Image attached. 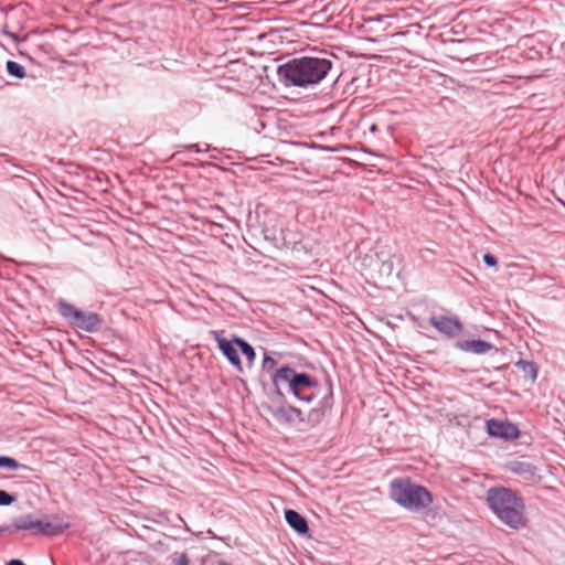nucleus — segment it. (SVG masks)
I'll use <instances>...</instances> for the list:
<instances>
[{
    "mask_svg": "<svg viewBox=\"0 0 565 565\" xmlns=\"http://www.w3.org/2000/svg\"><path fill=\"white\" fill-rule=\"evenodd\" d=\"M333 62L327 54L294 57L277 67L285 86L307 88L321 83L330 73Z\"/></svg>",
    "mask_w": 565,
    "mask_h": 565,
    "instance_id": "nucleus-1",
    "label": "nucleus"
},
{
    "mask_svg": "<svg viewBox=\"0 0 565 565\" xmlns=\"http://www.w3.org/2000/svg\"><path fill=\"white\" fill-rule=\"evenodd\" d=\"M271 383L275 388L271 394V401L277 402L279 405L284 404L285 401V395L280 390L282 385H286L288 391L298 401L307 404L312 403L322 391L316 377L305 372H297L289 365H282L275 370L271 374Z\"/></svg>",
    "mask_w": 565,
    "mask_h": 565,
    "instance_id": "nucleus-2",
    "label": "nucleus"
},
{
    "mask_svg": "<svg viewBox=\"0 0 565 565\" xmlns=\"http://www.w3.org/2000/svg\"><path fill=\"white\" fill-rule=\"evenodd\" d=\"M486 501L492 513L512 530L526 526L524 500L512 489L492 487L487 491Z\"/></svg>",
    "mask_w": 565,
    "mask_h": 565,
    "instance_id": "nucleus-3",
    "label": "nucleus"
},
{
    "mask_svg": "<svg viewBox=\"0 0 565 565\" xmlns=\"http://www.w3.org/2000/svg\"><path fill=\"white\" fill-rule=\"evenodd\" d=\"M391 498L406 510L418 512L433 502L430 492L409 479H396L391 482Z\"/></svg>",
    "mask_w": 565,
    "mask_h": 565,
    "instance_id": "nucleus-4",
    "label": "nucleus"
},
{
    "mask_svg": "<svg viewBox=\"0 0 565 565\" xmlns=\"http://www.w3.org/2000/svg\"><path fill=\"white\" fill-rule=\"evenodd\" d=\"M12 527L15 531H30L36 535L58 536L71 527L68 516L64 514H53L49 520H35L31 513L17 516L12 521Z\"/></svg>",
    "mask_w": 565,
    "mask_h": 565,
    "instance_id": "nucleus-5",
    "label": "nucleus"
},
{
    "mask_svg": "<svg viewBox=\"0 0 565 565\" xmlns=\"http://www.w3.org/2000/svg\"><path fill=\"white\" fill-rule=\"evenodd\" d=\"M56 307L61 317L73 328L88 333L99 332L103 328V319L96 312L84 311L64 299H60Z\"/></svg>",
    "mask_w": 565,
    "mask_h": 565,
    "instance_id": "nucleus-6",
    "label": "nucleus"
},
{
    "mask_svg": "<svg viewBox=\"0 0 565 565\" xmlns=\"http://www.w3.org/2000/svg\"><path fill=\"white\" fill-rule=\"evenodd\" d=\"M323 391L324 394L320 398L318 406L311 408L306 415V425L310 428L319 426L323 422L326 414L333 407V387L330 380L327 381Z\"/></svg>",
    "mask_w": 565,
    "mask_h": 565,
    "instance_id": "nucleus-7",
    "label": "nucleus"
},
{
    "mask_svg": "<svg viewBox=\"0 0 565 565\" xmlns=\"http://www.w3.org/2000/svg\"><path fill=\"white\" fill-rule=\"evenodd\" d=\"M224 331L210 330V335L216 341L217 348L227 362L238 372H243V364L233 339L227 340L222 335Z\"/></svg>",
    "mask_w": 565,
    "mask_h": 565,
    "instance_id": "nucleus-8",
    "label": "nucleus"
},
{
    "mask_svg": "<svg viewBox=\"0 0 565 565\" xmlns=\"http://www.w3.org/2000/svg\"><path fill=\"white\" fill-rule=\"evenodd\" d=\"M428 321L439 333L449 339L461 334L463 331V326L457 316L433 315Z\"/></svg>",
    "mask_w": 565,
    "mask_h": 565,
    "instance_id": "nucleus-9",
    "label": "nucleus"
},
{
    "mask_svg": "<svg viewBox=\"0 0 565 565\" xmlns=\"http://www.w3.org/2000/svg\"><path fill=\"white\" fill-rule=\"evenodd\" d=\"M487 433L491 437L504 440H515L520 436V429L515 424L494 418L487 420Z\"/></svg>",
    "mask_w": 565,
    "mask_h": 565,
    "instance_id": "nucleus-10",
    "label": "nucleus"
},
{
    "mask_svg": "<svg viewBox=\"0 0 565 565\" xmlns=\"http://www.w3.org/2000/svg\"><path fill=\"white\" fill-rule=\"evenodd\" d=\"M305 146H309L311 148H317L322 151H330V152H339L342 156L341 159H348L350 161H356L360 157V152L363 151V149H359L358 147H352L347 143H339L338 146L330 147L326 143H303Z\"/></svg>",
    "mask_w": 565,
    "mask_h": 565,
    "instance_id": "nucleus-11",
    "label": "nucleus"
},
{
    "mask_svg": "<svg viewBox=\"0 0 565 565\" xmlns=\"http://www.w3.org/2000/svg\"><path fill=\"white\" fill-rule=\"evenodd\" d=\"M455 347L462 352L473 354H486L493 349V345L490 342L481 339L458 340L455 343Z\"/></svg>",
    "mask_w": 565,
    "mask_h": 565,
    "instance_id": "nucleus-12",
    "label": "nucleus"
},
{
    "mask_svg": "<svg viewBox=\"0 0 565 565\" xmlns=\"http://www.w3.org/2000/svg\"><path fill=\"white\" fill-rule=\"evenodd\" d=\"M287 524L298 534L306 535L309 532L308 522L299 512L288 509L285 511Z\"/></svg>",
    "mask_w": 565,
    "mask_h": 565,
    "instance_id": "nucleus-13",
    "label": "nucleus"
},
{
    "mask_svg": "<svg viewBox=\"0 0 565 565\" xmlns=\"http://www.w3.org/2000/svg\"><path fill=\"white\" fill-rule=\"evenodd\" d=\"M267 411L271 414V416L282 425H292L294 416L291 414V406H286L284 404L277 406H267Z\"/></svg>",
    "mask_w": 565,
    "mask_h": 565,
    "instance_id": "nucleus-14",
    "label": "nucleus"
},
{
    "mask_svg": "<svg viewBox=\"0 0 565 565\" xmlns=\"http://www.w3.org/2000/svg\"><path fill=\"white\" fill-rule=\"evenodd\" d=\"M233 341L236 344V347L241 350L242 354L246 358L247 362L249 364H253L256 359V353L250 343L237 335H233Z\"/></svg>",
    "mask_w": 565,
    "mask_h": 565,
    "instance_id": "nucleus-15",
    "label": "nucleus"
},
{
    "mask_svg": "<svg viewBox=\"0 0 565 565\" xmlns=\"http://www.w3.org/2000/svg\"><path fill=\"white\" fill-rule=\"evenodd\" d=\"M515 366L523 372L524 376L534 382L537 377L539 369L532 361L519 360L515 362Z\"/></svg>",
    "mask_w": 565,
    "mask_h": 565,
    "instance_id": "nucleus-16",
    "label": "nucleus"
},
{
    "mask_svg": "<svg viewBox=\"0 0 565 565\" xmlns=\"http://www.w3.org/2000/svg\"><path fill=\"white\" fill-rule=\"evenodd\" d=\"M185 148L189 152L193 153H209V158H216L217 157V149L212 148L211 143L204 142V143H186Z\"/></svg>",
    "mask_w": 565,
    "mask_h": 565,
    "instance_id": "nucleus-17",
    "label": "nucleus"
},
{
    "mask_svg": "<svg viewBox=\"0 0 565 565\" xmlns=\"http://www.w3.org/2000/svg\"><path fill=\"white\" fill-rule=\"evenodd\" d=\"M0 468L10 470L30 469L28 466L20 463L13 457L0 456Z\"/></svg>",
    "mask_w": 565,
    "mask_h": 565,
    "instance_id": "nucleus-18",
    "label": "nucleus"
},
{
    "mask_svg": "<svg viewBox=\"0 0 565 565\" xmlns=\"http://www.w3.org/2000/svg\"><path fill=\"white\" fill-rule=\"evenodd\" d=\"M7 72L9 75L17 78H23L25 76L24 67L20 63L14 61L7 62Z\"/></svg>",
    "mask_w": 565,
    "mask_h": 565,
    "instance_id": "nucleus-19",
    "label": "nucleus"
},
{
    "mask_svg": "<svg viewBox=\"0 0 565 565\" xmlns=\"http://www.w3.org/2000/svg\"><path fill=\"white\" fill-rule=\"evenodd\" d=\"M277 362L274 358L265 353L263 362H262V370L264 372L270 373V375L275 372L274 369L276 366Z\"/></svg>",
    "mask_w": 565,
    "mask_h": 565,
    "instance_id": "nucleus-20",
    "label": "nucleus"
},
{
    "mask_svg": "<svg viewBox=\"0 0 565 565\" xmlns=\"http://www.w3.org/2000/svg\"><path fill=\"white\" fill-rule=\"evenodd\" d=\"M533 469L534 467L530 463H526V462H514L513 463V468H512V471L515 472V473H527V472H533Z\"/></svg>",
    "mask_w": 565,
    "mask_h": 565,
    "instance_id": "nucleus-21",
    "label": "nucleus"
},
{
    "mask_svg": "<svg viewBox=\"0 0 565 565\" xmlns=\"http://www.w3.org/2000/svg\"><path fill=\"white\" fill-rule=\"evenodd\" d=\"M15 501V498L7 492L6 490L0 489V507H7L12 504Z\"/></svg>",
    "mask_w": 565,
    "mask_h": 565,
    "instance_id": "nucleus-22",
    "label": "nucleus"
},
{
    "mask_svg": "<svg viewBox=\"0 0 565 565\" xmlns=\"http://www.w3.org/2000/svg\"><path fill=\"white\" fill-rule=\"evenodd\" d=\"M190 559L185 553L174 554L172 556V565H189Z\"/></svg>",
    "mask_w": 565,
    "mask_h": 565,
    "instance_id": "nucleus-23",
    "label": "nucleus"
},
{
    "mask_svg": "<svg viewBox=\"0 0 565 565\" xmlns=\"http://www.w3.org/2000/svg\"><path fill=\"white\" fill-rule=\"evenodd\" d=\"M291 414L294 416V422L297 419L299 423L306 424V415L300 408L291 406Z\"/></svg>",
    "mask_w": 565,
    "mask_h": 565,
    "instance_id": "nucleus-24",
    "label": "nucleus"
},
{
    "mask_svg": "<svg viewBox=\"0 0 565 565\" xmlns=\"http://www.w3.org/2000/svg\"><path fill=\"white\" fill-rule=\"evenodd\" d=\"M483 263L489 267H494L498 265V259L494 255L490 253H486L482 257Z\"/></svg>",
    "mask_w": 565,
    "mask_h": 565,
    "instance_id": "nucleus-25",
    "label": "nucleus"
},
{
    "mask_svg": "<svg viewBox=\"0 0 565 565\" xmlns=\"http://www.w3.org/2000/svg\"><path fill=\"white\" fill-rule=\"evenodd\" d=\"M7 565H25L21 559L14 558L7 563Z\"/></svg>",
    "mask_w": 565,
    "mask_h": 565,
    "instance_id": "nucleus-26",
    "label": "nucleus"
},
{
    "mask_svg": "<svg viewBox=\"0 0 565 565\" xmlns=\"http://www.w3.org/2000/svg\"><path fill=\"white\" fill-rule=\"evenodd\" d=\"M269 157H270V154H262V156L259 157V158H260V159H259V162H262V163H263V162L273 163V161H270V160H266V158H269Z\"/></svg>",
    "mask_w": 565,
    "mask_h": 565,
    "instance_id": "nucleus-27",
    "label": "nucleus"
},
{
    "mask_svg": "<svg viewBox=\"0 0 565 565\" xmlns=\"http://www.w3.org/2000/svg\"><path fill=\"white\" fill-rule=\"evenodd\" d=\"M11 529H13L12 525L11 526H0V534L9 532Z\"/></svg>",
    "mask_w": 565,
    "mask_h": 565,
    "instance_id": "nucleus-28",
    "label": "nucleus"
},
{
    "mask_svg": "<svg viewBox=\"0 0 565 565\" xmlns=\"http://www.w3.org/2000/svg\"><path fill=\"white\" fill-rule=\"evenodd\" d=\"M377 129V126L375 124L370 126V131H375Z\"/></svg>",
    "mask_w": 565,
    "mask_h": 565,
    "instance_id": "nucleus-29",
    "label": "nucleus"
}]
</instances>
